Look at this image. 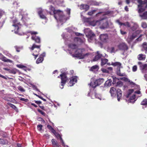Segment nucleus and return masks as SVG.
Segmentation results:
<instances>
[{"label": "nucleus", "mask_w": 147, "mask_h": 147, "mask_svg": "<svg viewBox=\"0 0 147 147\" xmlns=\"http://www.w3.org/2000/svg\"><path fill=\"white\" fill-rule=\"evenodd\" d=\"M112 65L114 66H117V69H120V68L122 67L121 66V64L118 62H116L115 63H112L111 64Z\"/></svg>", "instance_id": "26"}, {"label": "nucleus", "mask_w": 147, "mask_h": 147, "mask_svg": "<svg viewBox=\"0 0 147 147\" xmlns=\"http://www.w3.org/2000/svg\"><path fill=\"white\" fill-rule=\"evenodd\" d=\"M78 36H81L82 35V34L79 33H75Z\"/></svg>", "instance_id": "63"}, {"label": "nucleus", "mask_w": 147, "mask_h": 147, "mask_svg": "<svg viewBox=\"0 0 147 147\" xmlns=\"http://www.w3.org/2000/svg\"><path fill=\"white\" fill-rule=\"evenodd\" d=\"M43 60V57H39L36 61V63L37 64H39L41 63Z\"/></svg>", "instance_id": "38"}, {"label": "nucleus", "mask_w": 147, "mask_h": 147, "mask_svg": "<svg viewBox=\"0 0 147 147\" xmlns=\"http://www.w3.org/2000/svg\"><path fill=\"white\" fill-rule=\"evenodd\" d=\"M112 80L111 79H109L107 81L105 84V86L109 87L110 86L111 84Z\"/></svg>", "instance_id": "31"}, {"label": "nucleus", "mask_w": 147, "mask_h": 147, "mask_svg": "<svg viewBox=\"0 0 147 147\" xmlns=\"http://www.w3.org/2000/svg\"><path fill=\"white\" fill-rule=\"evenodd\" d=\"M0 144H7V141L6 140L0 139Z\"/></svg>", "instance_id": "39"}, {"label": "nucleus", "mask_w": 147, "mask_h": 147, "mask_svg": "<svg viewBox=\"0 0 147 147\" xmlns=\"http://www.w3.org/2000/svg\"><path fill=\"white\" fill-rule=\"evenodd\" d=\"M13 26L15 28L14 30L15 33L16 34H18L19 35H22V34L18 33V31L19 29V25H20V23L18 22L17 20H13Z\"/></svg>", "instance_id": "6"}, {"label": "nucleus", "mask_w": 147, "mask_h": 147, "mask_svg": "<svg viewBox=\"0 0 147 147\" xmlns=\"http://www.w3.org/2000/svg\"><path fill=\"white\" fill-rule=\"evenodd\" d=\"M102 20L103 23H101L98 26L99 27L102 29H104L105 28H107L108 27V22L106 21H104L103 20Z\"/></svg>", "instance_id": "12"}, {"label": "nucleus", "mask_w": 147, "mask_h": 147, "mask_svg": "<svg viewBox=\"0 0 147 147\" xmlns=\"http://www.w3.org/2000/svg\"><path fill=\"white\" fill-rule=\"evenodd\" d=\"M16 66L18 68L23 69V70L26 71V67L23 65L21 64H18L16 65Z\"/></svg>", "instance_id": "40"}, {"label": "nucleus", "mask_w": 147, "mask_h": 147, "mask_svg": "<svg viewBox=\"0 0 147 147\" xmlns=\"http://www.w3.org/2000/svg\"><path fill=\"white\" fill-rule=\"evenodd\" d=\"M93 95H94V96H95V97L96 98H98L99 99H100V100H101V98H100V97H99L98 96V95L97 94H93Z\"/></svg>", "instance_id": "59"}, {"label": "nucleus", "mask_w": 147, "mask_h": 147, "mask_svg": "<svg viewBox=\"0 0 147 147\" xmlns=\"http://www.w3.org/2000/svg\"><path fill=\"white\" fill-rule=\"evenodd\" d=\"M119 48L121 50L125 51L127 50L128 48L126 45L123 42L120 43L118 46Z\"/></svg>", "instance_id": "11"}, {"label": "nucleus", "mask_w": 147, "mask_h": 147, "mask_svg": "<svg viewBox=\"0 0 147 147\" xmlns=\"http://www.w3.org/2000/svg\"><path fill=\"white\" fill-rule=\"evenodd\" d=\"M102 56H103L101 54L99 51H98L97 52L96 55L93 59V61H96ZM103 57L104 56H103Z\"/></svg>", "instance_id": "17"}, {"label": "nucleus", "mask_w": 147, "mask_h": 147, "mask_svg": "<svg viewBox=\"0 0 147 147\" xmlns=\"http://www.w3.org/2000/svg\"><path fill=\"white\" fill-rule=\"evenodd\" d=\"M140 69L142 70L143 72L147 70V65L146 64L143 65L141 64L140 65Z\"/></svg>", "instance_id": "28"}, {"label": "nucleus", "mask_w": 147, "mask_h": 147, "mask_svg": "<svg viewBox=\"0 0 147 147\" xmlns=\"http://www.w3.org/2000/svg\"><path fill=\"white\" fill-rule=\"evenodd\" d=\"M99 67L97 65H96L92 66L90 69V70L93 71H95L98 70Z\"/></svg>", "instance_id": "29"}, {"label": "nucleus", "mask_w": 147, "mask_h": 147, "mask_svg": "<svg viewBox=\"0 0 147 147\" xmlns=\"http://www.w3.org/2000/svg\"><path fill=\"white\" fill-rule=\"evenodd\" d=\"M30 33L32 35H33V34H37L38 33L37 32H34V31H30Z\"/></svg>", "instance_id": "56"}, {"label": "nucleus", "mask_w": 147, "mask_h": 147, "mask_svg": "<svg viewBox=\"0 0 147 147\" xmlns=\"http://www.w3.org/2000/svg\"><path fill=\"white\" fill-rule=\"evenodd\" d=\"M120 32L121 34L122 35H124L126 34V32H125L121 30H120Z\"/></svg>", "instance_id": "62"}, {"label": "nucleus", "mask_w": 147, "mask_h": 147, "mask_svg": "<svg viewBox=\"0 0 147 147\" xmlns=\"http://www.w3.org/2000/svg\"><path fill=\"white\" fill-rule=\"evenodd\" d=\"M122 92L121 90L119 89H117V90L116 94L117 95V100L119 101L120 99L121 98L122 96Z\"/></svg>", "instance_id": "20"}, {"label": "nucleus", "mask_w": 147, "mask_h": 147, "mask_svg": "<svg viewBox=\"0 0 147 147\" xmlns=\"http://www.w3.org/2000/svg\"><path fill=\"white\" fill-rule=\"evenodd\" d=\"M0 59L4 62H8L11 63L12 62L11 60L7 59L1 53L0 54Z\"/></svg>", "instance_id": "16"}, {"label": "nucleus", "mask_w": 147, "mask_h": 147, "mask_svg": "<svg viewBox=\"0 0 147 147\" xmlns=\"http://www.w3.org/2000/svg\"><path fill=\"white\" fill-rule=\"evenodd\" d=\"M47 127L50 130L53 128L49 125H48Z\"/></svg>", "instance_id": "61"}, {"label": "nucleus", "mask_w": 147, "mask_h": 147, "mask_svg": "<svg viewBox=\"0 0 147 147\" xmlns=\"http://www.w3.org/2000/svg\"><path fill=\"white\" fill-rule=\"evenodd\" d=\"M142 48L143 50L147 51V43L144 42L142 45Z\"/></svg>", "instance_id": "42"}, {"label": "nucleus", "mask_w": 147, "mask_h": 147, "mask_svg": "<svg viewBox=\"0 0 147 147\" xmlns=\"http://www.w3.org/2000/svg\"><path fill=\"white\" fill-rule=\"evenodd\" d=\"M108 60L107 59L105 58H102L101 59V65L102 66L106 64L110 65V63H108Z\"/></svg>", "instance_id": "22"}, {"label": "nucleus", "mask_w": 147, "mask_h": 147, "mask_svg": "<svg viewBox=\"0 0 147 147\" xmlns=\"http://www.w3.org/2000/svg\"><path fill=\"white\" fill-rule=\"evenodd\" d=\"M134 93L135 94H140V92L139 90H138L137 91H134Z\"/></svg>", "instance_id": "58"}, {"label": "nucleus", "mask_w": 147, "mask_h": 147, "mask_svg": "<svg viewBox=\"0 0 147 147\" xmlns=\"http://www.w3.org/2000/svg\"><path fill=\"white\" fill-rule=\"evenodd\" d=\"M131 24L133 26L132 27V29L133 30H135L138 27V26L136 23L132 22Z\"/></svg>", "instance_id": "36"}, {"label": "nucleus", "mask_w": 147, "mask_h": 147, "mask_svg": "<svg viewBox=\"0 0 147 147\" xmlns=\"http://www.w3.org/2000/svg\"><path fill=\"white\" fill-rule=\"evenodd\" d=\"M70 9L68 8H67L66 10V11L68 15H69L70 14Z\"/></svg>", "instance_id": "55"}, {"label": "nucleus", "mask_w": 147, "mask_h": 147, "mask_svg": "<svg viewBox=\"0 0 147 147\" xmlns=\"http://www.w3.org/2000/svg\"><path fill=\"white\" fill-rule=\"evenodd\" d=\"M96 80L98 86L104 82V80L102 78H100Z\"/></svg>", "instance_id": "35"}, {"label": "nucleus", "mask_w": 147, "mask_h": 147, "mask_svg": "<svg viewBox=\"0 0 147 147\" xmlns=\"http://www.w3.org/2000/svg\"><path fill=\"white\" fill-rule=\"evenodd\" d=\"M20 100H21L24 101L25 102H27L28 100V99H25L22 98H20Z\"/></svg>", "instance_id": "52"}, {"label": "nucleus", "mask_w": 147, "mask_h": 147, "mask_svg": "<svg viewBox=\"0 0 147 147\" xmlns=\"http://www.w3.org/2000/svg\"><path fill=\"white\" fill-rule=\"evenodd\" d=\"M134 91V90L133 89H131V90H129L127 92V94L126 95V97L127 98L129 97V96L132 93H133Z\"/></svg>", "instance_id": "41"}, {"label": "nucleus", "mask_w": 147, "mask_h": 147, "mask_svg": "<svg viewBox=\"0 0 147 147\" xmlns=\"http://www.w3.org/2000/svg\"><path fill=\"white\" fill-rule=\"evenodd\" d=\"M74 42L80 44L84 43L85 39L84 38L82 39L79 37H76L74 38Z\"/></svg>", "instance_id": "15"}, {"label": "nucleus", "mask_w": 147, "mask_h": 147, "mask_svg": "<svg viewBox=\"0 0 147 147\" xmlns=\"http://www.w3.org/2000/svg\"><path fill=\"white\" fill-rule=\"evenodd\" d=\"M117 90L114 87H112L111 88L110 93L112 96H115L116 95Z\"/></svg>", "instance_id": "19"}, {"label": "nucleus", "mask_w": 147, "mask_h": 147, "mask_svg": "<svg viewBox=\"0 0 147 147\" xmlns=\"http://www.w3.org/2000/svg\"><path fill=\"white\" fill-rule=\"evenodd\" d=\"M38 111L42 115H45V113L44 112L40 110V109H38Z\"/></svg>", "instance_id": "53"}, {"label": "nucleus", "mask_w": 147, "mask_h": 147, "mask_svg": "<svg viewBox=\"0 0 147 147\" xmlns=\"http://www.w3.org/2000/svg\"><path fill=\"white\" fill-rule=\"evenodd\" d=\"M103 22L102 20H99V21H93L90 22V24L93 26H98L100 25L101 23H102Z\"/></svg>", "instance_id": "14"}, {"label": "nucleus", "mask_w": 147, "mask_h": 147, "mask_svg": "<svg viewBox=\"0 0 147 147\" xmlns=\"http://www.w3.org/2000/svg\"><path fill=\"white\" fill-rule=\"evenodd\" d=\"M96 11V10H93L90 11H89L88 12V14L90 16H91L94 13V12Z\"/></svg>", "instance_id": "46"}, {"label": "nucleus", "mask_w": 147, "mask_h": 147, "mask_svg": "<svg viewBox=\"0 0 147 147\" xmlns=\"http://www.w3.org/2000/svg\"><path fill=\"white\" fill-rule=\"evenodd\" d=\"M137 70V67L136 65L132 67V70L133 71H136Z\"/></svg>", "instance_id": "51"}, {"label": "nucleus", "mask_w": 147, "mask_h": 147, "mask_svg": "<svg viewBox=\"0 0 147 147\" xmlns=\"http://www.w3.org/2000/svg\"><path fill=\"white\" fill-rule=\"evenodd\" d=\"M37 127L38 128H40V129H39V130L40 131L42 129V125H38Z\"/></svg>", "instance_id": "60"}, {"label": "nucleus", "mask_w": 147, "mask_h": 147, "mask_svg": "<svg viewBox=\"0 0 147 147\" xmlns=\"http://www.w3.org/2000/svg\"><path fill=\"white\" fill-rule=\"evenodd\" d=\"M55 135L56 136V137L57 138H60V140H61V142L62 143V144L63 145V146H64L65 147H68V146L65 145V144L64 143V142L63 140L62 139V138H61V137L59 135V134L58 133H57Z\"/></svg>", "instance_id": "18"}, {"label": "nucleus", "mask_w": 147, "mask_h": 147, "mask_svg": "<svg viewBox=\"0 0 147 147\" xmlns=\"http://www.w3.org/2000/svg\"><path fill=\"white\" fill-rule=\"evenodd\" d=\"M68 50L70 52V53L75 52L74 54L72 55L73 57H75L79 58L80 59H83L86 56L88 55V54L86 53L84 54V53L85 50L84 49H78L76 51L74 50L77 48V46L75 44H71L68 45Z\"/></svg>", "instance_id": "1"}, {"label": "nucleus", "mask_w": 147, "mask_h": 147, "mask_svg": "<svg viewBox=\"0 0 147 147\" xmlns=\"http://www.w3.org/2000/svg\"><path fill=\"white\" fill-rule=\"evenodd\" d=\"M99 38L103 42H107L109 41L108 36L106 34H101L99 36Z\"/></svg>", "instance_id": "7"}, {"label": "nucleus", "mask_w": 147, "mask_h": 147, "mask_svg": "<svg viewBox=\"0 0 147 147\" xmlns=\"http://www.w3.org/2000/svg\"><path fill=\"white\" fill-rule=\"evenodd\" d=\"M91 4L92 5H99V3L96 1H92L91 2Z\"/></svg>", "instance_id": "44"}, {"label": "nucleus", "mask_w": 147, "mask_h": 147, "mask_svg": "<svg viewBox=\"0 0 147 147\" xmlns=\"http://www.w3.org/2000/svg\"><path fill=\"white\" fill-rule=\"evenodd\" d=\"M89 8V6L86 4H82L80 6V8L81 9H84L85 11L88 10Z\"/></svg>", "instance_id": "23"}, {"label": "nucleus", "mask_w": 147, "mask_h": 147, "mask_svg": "<svg viewBox=\"0 0 147 147\" xmlns=\"http://www.w3.org/2000/svg\"><path fill=\"white\" fill-rule=\"evenodd\" d=\"M136 99V95L135 94H133V95L132 96H131L130 98L129 99L128 101L129 102H134L136 100H135Z\"/></svg>", "instance_id": "30"}, {"label": "nucleus", "mask_w": 147, "mask_h": 147, "mask_svg": "<svg viewBox=\"0 0 147 147\" xmlns=\"http://www.w3.org/2000/svg\"><path fill=\"white\" fill-rule=\"evenodd\" d=\"M50 11L49 13L54 14L55 18L57 20H59L61 22H65L66 20L65 16L63 15L62 11L59 10H55L54 7L51 5L49 7Z\"/></svg>", "instance_id": "2"}, {"label": "nucleus", "mask_w": 147, "mask_h": 147, "mask_svg": "<svg viewBox=\"0 0 147 147\" xmlns=\"http://www.w3.org/2000/svg\"><path fill=\"white\" fill-rule=\"evenodd\" d=\"M141 105H147V99H145L144 100L141 102Z\"/></svg>", "instance_id": "43"}, {"label": "nucleus", "mask_w": 147, "mask_h": 147, "mask_svg": "<svg viewBox=\"0 0 147 147\" xmlns=\"http://www.w3.org/2000/svg\"><path fill=\"white\" fill-rule=\"evenodd\" d=\"M93 79H92L91 82L90 84V86L92 88H95L96 86H97V84L96 83V80H93Z\"/></svg>", "instance_id": "25"}, {"label": "nucleus", "mask_w": 147, "mask_h": 147, "mask_svg": "<svg viewBox=\"0 0 147 147\" xmlns=\"http://www.w3.org/2000/svg\"><path fill=\"white\" fill-rule=\"evenodd\" d=\"M18 70L16 69H10L9 70V73L15 74L18 71Z\"/></svg>", "instance_id": "37"}, {"label": "nucleus", "mask_w": 147, "mask_h": 147, "mask_svg": "<svg viewBox=\"0 0 147 147\" xmlns=\"http://www.w3.org/2000/svg\"><path fill=\"white\" fill-rule=\"evenodd\" d=\"M101 71L103 73H109V70L108 69H105L102 68L101 69Z\"/></svg>", "instance_id": "49"}, {"label": "nucleus", "mask_w": 147, "mask_h": 147, "mask_svg": "<svg viewBox=\"0 0 147 147\" xmlns=\"http://www.w3.org/2000/svg\"><path fill=\"white\" fill-rule=\"evenodd\" d=\"M70 80L69 83V85L70 86H73L77 81V77L74 76L70 79Z\"/></svg>", "instance_id": "13"}, {"label": "nucleus", "mask_w": 147, "mask_h": 147, "mask_svg": "<svg viewBox=\"0 0 147 147\" xmlns=\"http://www.w3.org/2000/svg\"><path fill=\"white\" fill-rule=\"evenodd\" d=\"M84 32L86 35L88 36V40L89 42H91V40L95 39V34L90 29L87 28L85 29Z\"/></svg>", "instance_id": "3"}, {"label": "nucleus", "mask_w": 147, "mask_h": 147, "mask_svg": "<svg viewBox=\"0 0 147 147\" xmlns=\"http://www.w3.org/2000/svg\"><path fill=\"white\" fill-rule=\"evenodd\" d=\"M140 31H137L136 32L134 33L132 35L129 33V35L127 40L128 42H130L134 38L136 37V33H139L140 32Z\"/></svg>", "instance_id": "10"}, {"label": "nucleus", "mask_w": 147, "mask_h": 147, "mask_svg": "<svg viewBox=\"0 0 147 147\" xmlns=\"http://www.w3.org/2000/svg\"><path fill=\"white\" fill-rule=\"evenodd\" d=\"M142 27L143 28H146L147 27V25L146 22H142L141 24Z\"/></svg>", "instance_id": "48"}, {"label": "nucleus", "mask_w": 147, "mask_h": 147, "mask_svg": "<svg viewBox=\"0 0 147 147\" xmlns=\"http://www.w3.org/2000/svg\"><path fill=\"white\" fill-rule=\"evenodd\" d=\"M40 46L36 45L35 44H34L32 47L31 48V49L32 50H34V49L35 48H36L32 53V55L34 56V58L35 59H36L38 55V52L40 50Z\"/></svg>", "instance_id": "4"}, {"label": "nucleus", "mask_w": 147, "mask_h": 147, "mask_svg": "<svg viewBox=\"0 0 147 147\" xmlns=\"http://www.w3.org/2000/svg\"><path fill=\"white\" fill-rule=\"evenodd\" d=\"M116 22L121 26L123 25L128 27H130L131 26L130 24L128 22L123 23L120 22L119 20H117L116 21Z\"/></svg>", "instance_id": "21"}, {"label": "nucleus", "mask_w": 147, "mask_h": 147, "mask_svg": "<svg viewBox=\"0 0 147 147\" xmlns=\"http://www.w3.org/2000/svg\"><path fill=\"white\" fill-rule=\"evenodd\" d=\"M51 131L54 134V135L57 133L56 131L55 130L53 129V128L51 130Z\"/></svg>", "instance_id": "57"}, {"label": "nucleus", "mask_w": 147, "mask_h": 147, "mask_svg": "<svg viewBox=\"0 0 147 147\" xmlns=\"http://www.w3.org/2000/svg\"><path fill=\"white\" fill-rule=\"evenodd\" d=\"M146 55L143 54H140L138 56V58L139 60H143L145 59Z\"/></svg>", "instance_id": "27"}, {"label": "nucleus", "mask_w": 147, "mask_h": 147, "mask_svg": "<svg viewBox=\"0 0 147 147\" xmlns=\"http://www.w3.org/2000/svg\"><path fill=\"white\" fill-rule=\"evenodd\" d=\"M42 12V11L41 9L39 10L38 11V13L40 17L42 19H46V17L45 15H43Z\"/></svg>", "instance_id": "32"}, {"label": "nucleus", "mask_w": 147, "mask_h": 147, "mask_svg": "<svg viewBox=\"0 0 147 147\" xmlns=\"http://www.w3.org/2000/svg\"><path fill=\"white\" fill-rule=\"evenodd\" d=\"M32 39L35 40L36 42L39 43L40 42V38L39 37L33 36L32 37Z\"/></svg>", "instance_id": "33"}, {"label": "nucleus", "mask_w": 147, "mask_h": 147, "mask_svg": "<svg viewBox=\"0 0 147 147\" xmlns=\"http://www.w3.org/2000/svg\"><path fill=\"white\" fill-rule=\"evenodd\" d=\"M54 147H61V146L57 143L56 145H55L53 146Z\"/></svg>", "instance_id": "64"}, {"label": "nucleus", "mask_w": 147, "mask_h": 147, "mask_svg": "<svg viewBox=\"0 0 147 147\" xmlns=\"http://www.w3.org/2000/svg\"><path fill=\"white\" fill-rule=\"evenodd\" d=\"M60 76L61 77V80L60 87L61 89H63V86L65 84L67 78L66 76V74L65 73H63L60 74Z\"/></svg>", "instance_id": "5"}, {"label": "nucleus", "mask_w": 147, "mask_h": 147, "mask_svg": "<svg viewBox=\"0 0 147 147\" xmlns=\"http://www.w3.org/2000/svg\"><path fill=\"white\" fill-rule=\"evenodd\" d=\"M117 74L118 75L120 76H125V73H121L120 69H117Z\"/></svg>", "instance_id": "34"}, {"label": "nucleus", "mask_w": 147, "mask_h": 147, "mask_svg": "<svg viewBox=\"0 0 147 147\" xmlns=\"http://www.w3.org/2000/svg\"><path fill=\"white\" fill-rule=\"evenodd\" d=\"M18 89L21 92H24L25 91V90L21 86H19L18 87Z\"/></svg>", "instance_id": "45"}, {"label": "nucleus", "mask_w": 147, "mask_h": 147, "mask_svg": "<svg viewBox=\"0 0 147 147\" xmlns=\"http://www.w3.org/2000/svg\"><path fill=\"white\" fill-rule=\"evenodd\" d=\"M20 16L21 17V20L24 21L27 20L28 18V14L25 11L22 10L20 13Z\"/></svg>", "instance_id": "9"}, {"label": "nucleus", "mask_w": 147, "mask_h": 147, "mask_svg": "<svg viewBox=\"0 0 147 147\" xmlns=\"http://www.w3.org/2000/svg\"><path fill=\"white\" fill-rule=\"evenodd\" d=\"M9 105L11 108H12L16 110H18L17 108L16 107V106H15L11 104V103H9Z\"/></svg>", "instance_id": "47"}, {"label": "nucleus", "mask_w": 147, "mask_h": 147, "mask_svg": "<svg viewBox=\"0 0 147 147\" xmlns=\"http://www.w3.org/2000/svg\"><path fill=\"white\" fill-rule=\"evenodd\" d=\"M51 142L53 145L54 146L55 145H56L57 143L55 142L54 139H52L51 140Z\"/></svg>", "instance_id": "54"}, {"label": "nucleus", "mask_w": 147, "mask_h": 147, "mask_svg": "<svg viewBox=\"0 0 147 147\" xmlns=\"http://www.w3.org/2000/svg\"><path fill=\"white\" fill-rule=\"evenodd\" d=\"M117 51L114 47H112L111 49V53H115Z\"/></svg>", "instance_id": "50"}, {"label": "nucleus", "mask_w": 147, "mask_h": 147, "mask_svg": "<svg viewBox=\"0 0 147 147\" xmlns=\"http://www.w3.org/2000/svg\"><path fill=\"white\" fill-rule=\"evenodd\" d=\"M123 80L128 83V84H129L132 87L136 86V88L138 89V90H140V87L138 86L135 83L133 82L132 81L130 80L127 78L124 77L122 78Z\"/></svg>", "instance_id": "8"}, {"label": "nucleus", "mask_w": 147, "mask_h": 147, "mask_svg": "<svg viewBox=\"0 0 147 147\" xmlns=\"http://www.w3.org/2000/svg\"><path fill=\"white\" fill-rule=\"evenodd\" d=\"M112 78L113 80V84H115L117 83V85H118L119 84H121V82L119 81V79L115 76H113L112 77Z\"/></svg>", "instance_id": "24"}]
</instances>
